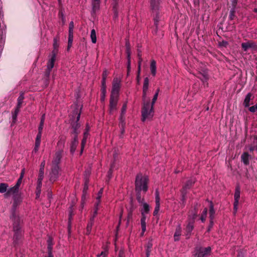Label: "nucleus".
I'll list each match as a JSON object with an SVG mask.
<instances>
[{
  "mask_svg": "<svg viewBox=\"0 0 257 257\" xmlns=\"http://www.w3.org/2000/svg\"><path fill=\"white\" fill-rule=\"evenodd\" d=\"M194 228V223L188 222V224L187 225V226L186 227V235L188 236V237H189V236L191 235V233L192 231L193 230Z\"/></svg>",
  "mask_w": 257,
  "mask_h": 257,
  "instance_id": "nucleus-21",
  "label": "nucleus"
},
{
  "mask_svg": "<svg viewBox=\"0 0 257 257\" xmlns=\"http://www.w3.org/2000/svg\"><path fill=\"white\" fill-rule=\"evenodd\" d=\"M90 37L92 42L93 43H95L96 42V35L95 30L93 29L91 30Z\"/></svg>",
  "mask_w": 257,
  "mask_h": 257,
  "instance_id": "nucleus-39",
  "label": "nucleus"
},
{
  "mask_svg": "<svg viewBox=\"0 0 257 257\" xmlns=\"http://www.w3.org/2000/svg\"><path fill=\"white\" fill-rule=\"evenodd\" d=\"M155 195H156V197H155L156 204L160 203L159 194V192L157 190H156V191L155 192Z\"/></svg>",
  "mask_w": 257,
  "mask_h": 257,
  "instance_id": "nucleus-55",
  "label": "nucleus"
},
{
  "mask_svg": "<svg viewBox=\"0 0 257 257\" xmlns=\"http://www.w3.org/2000/svg\"><path fill=\"white\" fill-rule=\"evenodd\" d=\"M52 244H51L50 242H49L48 245V254H52Z\"/></svg>",
  "mask_w": 257,
  "mask_h": 257,
  "instance_id": "nucleus-58",
  "label": "nucleus"
},
{
  "mask_svg": "<svg viewBox=\"0 0 257 257\" xmlns=\"http://www.w3.org/2000/svg\"><path fill=\"white\" fill-rule=\"evenodd\" d=\"M197 205V204L196 206H195L194 209L189 212L187 220L188 222L194 223L195 220L198 216Z\"/></svg>",
  "mask_w": 257,
  "mask_h": 257,
  "instance_id": "nucleus-12",
  "label": "nucleus"
},
{
  "mask_svg": "<svg viewBox=\"0 0 257 257\" xmlns=\"http://www.w3.org/2000/svg\"><path fill=\"white\" fill-rule=\"evenodd\" d=\"M42 180H40V178H38V181H37V183H38L37 187V190L40 189V188L42 186Z\"/></svg>",
  "mask_w": 257,
  "mask_h": 257,
  "instance_id": "nucleus-61",
  "label": "nucleus"
},
{
  "mask_svg": "<svg viewBox=\"0 0 257 257\" xmlns=\"http://www.w3.org/2000/svg\"><path fill=\"white\" fill-rule=\"evenodd\" d=\"M199 249L201 251L203 252V254L205 257H206V256L210 254L211 249L210 246L205 248L199 247Z\"/></svg>",
  "mask_w": 257,
  "mask_h": 257,
  "instance_id": "nucleus-28",
  "label": "nucleus"
},
{
  "mask_svg": "<svg viewBox=\"0 0 257 257\" xmlns=\"http://www.w3.org/2000/svg\"><path fill=\"white\" fill-rule=\"evenodd\" d=\"M250 158V156L247 152H244L241 156V161L245 165H249Z\"/></svg>",
  "mask_w": 257,
  "mask_h": 257,
  "instance_id": "nucleus-20",
  "label": "nucleus"
},
{
  "mask_svg": "<svg viewBox=\"0 0 257 257\" xmlns=\"http://www.w3.org/2000/svg\"><path fill=\"white\" fill-rule=\"evenodd\" d=\"M86 139L85 138H83V140H82V142H81V154L83 152V148L84 147V146L86 144Z\"/></svg>",
  "mask_w": 257,
  "mask_h": 257,
  "instance_id": "nucleus-59",
  "label": "nucleus"
},
{
  "mask_svg": "<svg viewBox=\"0 0 257 257\" xmlns=\"http://www.w3.org/2000/svg\"><path fill=\"white\" fill-rule=\"evenodd\" d=\"M106 92V91L105 88H101L100 100L102 102H103L105 100Z\"/></svg>",
  "mask_w": 257,
  "mask_h": 257,
  "instance_id": "nucleus-38",
  "label": "nucleus"
},
{
  "mask_svg": "<svg viewBox=\"0 0 257 257\" xmlns=\"http://www.w3.org/2000/svg\"><path fill=\"white\" fill-rule=\"evenodd\" d=\"M80 111H78L77 108L75 109L72 112V118L70 119V125L72 130L71 137H78V135L80 133L79 128L80 127V124L79 121L80 118Z\"/></svg>",
  "mask_w": 257,
  "mask_h": 257,
  "instance_id": "nucleus-2",
  "label": "nucleus"
},
{
  "mask_svg": "<svg viewBox=\"0 0 257 257\" xmlns=\"http://www.w3.org/2000/svg\"><path fill=\"white\" fill-rule=\"evenodd\" d=\"M57 52V50L54 49L49 56V59L47 63V67L49 69H52L54 67Z\"/></svg>",
  "mask_w": 257,
  "mask_h": 257,
  "instance_id": "nucleus-11",
  "label": "nucleus"
},
{
  "mask_svg": "<svg viewBox=\"0 0 257 257\" xmlns=\"http://www.w3.org/2000/svg\"><path fill=\"white\" fill-rule=\"evenodd\" d=\"M126 103H124L122 105V107L121 108V112L120 114V119H122L123 115L125 113L126 110Z\"/></svg>",
  "mask_w": 257,
  "mask_h": 257,
  "instance_id": "nucleus-41",
  "label": "nucleus"
},
{
  "mask_svg": "<svg viewBox=\"0 0 257 257\" xmlns=\"http://www.w3.org/2000/svg\"><path fill=\"white\" fill-rule=\"evenodd\" d=\"M119 83L117 79H114L112 84V88L110 96L118 97V93L119 90Z\"/></svg>",
  "mask_w": 257,
  "mask_h": 257,
  "instance_id": "nucleus-14",
  "label": "nucleus"
},
{
  "mask_svg": "<svg viewBox=\"0 0 257 257\" xmlns=\"http://www.w3.org/2000/svg\"><path fill=\"white\" fill-rule=\"evenodd\" d=\"M246 253V250H240L238 252L237 257H244Z\"/></svg>",
  "mask_w": 257,
  "mask_h": 257,
  "instance_id": "nucleus-52",
  "label": "nucleus"
},
{
  "mask_svg": "<svg viewBox=\"0 0 257 257\" xmlns=\"http://www.w3.org/2000/svg\"><path fill=\"white\" fill-rule=\"evenodd\" d=\"M20 109L16 108L14 112L12 113L13 123H15L17 120V115L20 112Z\"/></svg>",
  "mask_w": 257,
  "mask_h": 257,
  "instance_id": "nucleus-36",
  "label": "nucleus"
},
{
  "mask_svg": "<svg viewBox=\"0 0 257 257\" xmlns=\"http://www.w3.org/2000/svg\"><path fill=\"white\" fill-rule=\"evenodd\" d=\"M147 91L143 90V106L142 108L141 113L142 116L146 117L148 115L151 116L152 111H151L150 113L147 112V109L148 108L149 105V99H147Z\"/></svg>",
  "mask_w": 257,
  "mask_h": 257,
  "instance_id": "nucleus-4",
  "label": "nucleus"
},
{
  "mask_svg": "<svg viewBox=\"0 0 257 257\" xmlns=\"http://www.w3.org/2000/svg\"><path fill=\"white\" fill-rule=\"evenodd\" d=\"M182 229L180 225H178L176 229L174 235V238L175 241H178L179 240V236L181 234Z\"/></svg>",
  "mask_w": 257,
  "mask_h": 257,
  "instance_id": "nucleus-22",
  "label": "nucleus"
},
{
  "mask_svg": "<svg viewBox=\"0 0 257 257\" xmlns=\"http://www.w3.org/2000/svg\"><path fill=\"white\" fill-rule=\"evenodd\" d=\"M251 96L252 94L250 93H247V94L246 95L243 102V105L245 107H247L249 106V101L250 100Z\"/></svg>",
  "mask_w": 257,
  "mask_h": 257,
  "instance_id": "nucleus-27",
  "label": "nucleus"
},
{
  "mask_svg": "<svg viewBox=\"0 0 257 257\" xmlns=\"http://www.w3.org/2000/svg\"><path fill=\"white\" fill-rule=\"evenodd\" d=\"M213 224H214V222L213 221H209V224L208 225V228H207V232H209L211 228H212L213 226Z\"/></svg>",
  "mask_w": 257,
  "mask_h": 257,
  "instance_id": "nucleus-62",
  "label": "nucleus"
},
{
  "mask_svg": "<svg viewBox=\"0 0 257 257\" xmlns=\"http://www.w3.org/2000/svg\"><path fill=\"white\" fill-rule=\"evenodd\" d=\"M141 224L142 231H143V232H144L146 229V220H144L143 219H141Z\"/></svg>",
  "mask_w": 257,
  "mask_h": 257,
  "instance_id": "nucleus-45",
  "label": "nucleus"
},
{
  "mask_svg": "<svg viewBox=\"0 0 257 257\" xmlns=\"http://www.w3.org/2000/svg\"><path fill=\"white\" fill-rule=\"evenodd\" d=\"M207 211H208L207 208H205L201 214L200 219L202 222H205V221L206 220V216H207Z\"/></svg>",
  "mask_w": 257,
  "mask_h": 257,
  "instance_id": "nucleus-33",
  "label": "nucleus"
},
{
  "mask_svg": "<svg viewBox=\"0 0 257 257\" xmlns=\"http://www.w3.org/2000/svg\"><path fill=\"white\" fill-rule=\"evenodd\" d=\"M195 257H205L203 254V252L201 251L200 249L198 248L197 250V252L195 255Z\"/></svg>",
  "mask_w": 257,
  "mask_h": 257,
  "instance_id": "nucleus-50",
  "label": "nucleus"
},
{
  "mask_svg": "<svg viewBox=\"0 0 257 257\" xmlns=\"http://www.w3.org/2000/svg\"><path fill=\"white\" fill-rule=\"evenodd\" d=\"M45 165V161L44 160L41 162L40 165V168L39 170V176L38 178H40V180H43L44 177V167Z\"/></svg>",
  "mask_w": 257,
  "mask_h": 257,
  "instance_id": "nucleus-23",
  "label": "nucleus"
},
{
  "mask_svg": "<svg viewBox=\"0 0 257 257\" xmlns=\"http://www.w3.org/2000/svg\"><path fill=\"white\" fill-rule=\"evenodd\" d=\"M148 178L147 176H143L142 174L137 175L135 181V191L141 190L143 194L147 191Z\"/></svg>",
  "mask_w": 257,
  "mask_h": 257,
  "instance_id": "nucleus-3",
  "label": "nucleus"
},
{
  "mask_svg": "<svg viewBox=\"0 0 257 257\" xmlns=\"http://www.w3.org/2000/svg\"><path fill=\"white\" fill-rule=\"evenodd\" d=\"M42 131H38V133L36 138V141L41 142Z\"/></svg>",
  "mask_w": 257,
  "mask_h": 257,
  "instance_id": "nucleus-51",
  "label": "nucleus"
},
{
  "mask_svg": "<svg viewBox=\"0 0 257 257\" xmlns=\"http://www.w3.org/2000/svg\"><path fill=\"white\" fill-rule=\"evenodd\" d=\"M199 73V76L198 77L205 83L209 79V75L207 72V69L205 67V65L203 63H200L198 68Z\"/></svg>",
  "mask_w": 257,
  "mask_h": 257,
  "instance_id": "nucleus-7",
  "label": "nucleus"
},
{
  "mask_svg": "<svg viewBox=\"0 0 257 257\" xmlns=\"http://www.w3.org/2000/svg\"><path fill=\"white\" fill-rule=\"evenodd\" d=\"M72 141L70 144V152L72 154L75 152L78 144V137H71Z\"/></svg>",
  "mask_w": 257,
  "mask_h": 257,
  "instance_id": "nucleus-16",
  "label": "nucleus"
},
{
  "mask_svg": "<svg viewBox=\"0 0 257 257\" xmlns=\"http://www.w3.org/2000/svg\"><path fill=\"white\" fill-rule=\"evenodd\" d=\"M73 41V36L69 35L68 42V48H70L72 46Z\"/></svg>",
  "mask_w": 257,
  "mask_h": 257,
  "instance_id": "nucleus-49",
  "label": "nucleus"
},
{
  "mask_svg": "<svg viewBox=\"0 0 257 257\" xmlns=\"http://www.w3.org/2000/svg\"><path fill=\"white\" fill-rule=\"evenodd\" d=\"M154 15V26L155 29L153 31V33L156 35H158L159 38H161L163 36V32L161 30H158V23L160 20V15L159 12H153Z\"/></svg>",
  "mask_w": 257,
  "mask_h": 257,
  "instance_id": "nucleus-6",
  "label": "nucleus"
},
{
  "mask_svg": "<svg viewBox=\"0 0 257 257\" xmlns=\"http://www.w3.org/2000/svg\"><path fill=\"white\" fill-rule=\"evenodd\" d=\"M235 17V10H234V9H232V10H231V11H230V13H229V19L231 20H232L234 19Z\"/></svg>",
  "mask_w": 257,
  "mask_h": 257,
  "instance_id": "nucleus-47",
  "label": "nucleus"
},
{
  "mask_svg": "<svg viewBox=\"0 0 257 257\" xmlns=\"http://www.w3.org/2000/svg\"><path fill=\"white\" fill-rule=\"evenodd\" d=\"M108 75V73L106 70H104L102 73V79H106Z\"/></svg>",
  "mask_w": 257,
  "mask_h": 257,
  "instance_id": "nucleus-63",
  "label": "nucleus"
},
{
  "mask_svg": "<svg viewBox=\"0 0 257 257\" xmlns=\"http://www.w3.org/2000/svg\"><path fill=\"white\" fill-rule=\"evenodd\" d=\"M118 100L117 96H110L109 112L110 114H113V112L117 110V105Z\"/></svg>",
  "mask_w": 257,
  "mask_h": 257,
  "instance_id": "nucleus-10",
  "label": "nucleus"
},
{
  "mask_svg": "<svg viewBox=\"0 0 257 257\" xmlns=\"http://www.w3.org/2000/svg\"><path fill=\"white\" fill-rule=\"evenodd\" d=\"M22 179H23L19 178L16 184L15 185V186L18 189L19 188V187L22 183Z\"/></svg>",
  "mask_w": 257,
  "mask_h": 257,
  "instance_id": "nucleus-60",
  "label": "nucleus"
},
{
  "mask_svg": "<svg viewBox=\"0 0 257 257\" xmlns=\"http://www.w3.org/2000/svg\"><path fill=\"white\" fill-rule=\"evenodd\" d=\"M215 211L214 209V206L212 203V201L210 202V205H209V214H215Z\"/></svg>",
  "mask_w": 257,
  "mask_h": 257,
  "instance_id": "nucleus-44",
  "label": "nucleus"
},
{
  "mask_svg": "<svg viewBox=\"0 0 257 257\" xmlns=\"http://www.w3.org/2000/svg\"><path fill=\"white\" fill-rule=\"evenodd\" d=\"M153 246V244L151 242H148L146 246V255H150L151 252V248Z\"/></svg>",
  "mask_w": 257,
  "mask_h": 257,
  "instance_id": "nucleus-35",
  "label": "nucleus"
},
{
  "mask_svg": "<svg viewBox=\"0 0 257 257\" xmlns=\"http://www.w3.org/2000/svg\"><path fill=\"white\" fill-rule=\"evenodd\" d=\"M126 53L127 55V63L130 62V63H131V52L129 50V49H127V50L126 51Z\"/></svg>",
  "mask_w": 257,
  "mask_h": 257,
  "instance_id": "nucleus-57",
  "label": "nucleus"
},
{
  "mask_svg": "<svg viewBox=\"0 0 257 257\" xmlns=\"http://www.w3.org/2000/svg\"><path fill=\"white\" fill-rule=\"evenodd\" d=\"M51 70L52 69H49V68L47 67V69L45 72V76L46 78H49Z\"/></svg>",
  "mask_w": 257,
  "mask_h": 257,
  "instance_id": "nucleus-53",
  "label": "nucleus"
},
{
  "mask_svg": "<svg viewBox=\"0 0 257 257\" xmlns=\"http://www.w3.org/2000/svg\"><path fill=\"white\" fill-rule=\"evenodd\" d=\"M143 61V59L142 58V57H140V58H139V62H138V77H139V74H140V71H141V62H142Z\"/></svg>",
  "mask_w": 257,
  "mask_h": 257,
  "instance_id": "nucleus-54",
  "label": "nucleus"
},
{
  "mask_svg": "<svg viewBox=\"0 0 257 257\" xmlns=\"http://www.w3.org/2000/svg\"><path fill=\"white\" fill-rule=\"evenodd\" d=\"M21 202V199L18 194L14 196V202L11 210V218L13 221V230L14 235L13 244L15 247L20 244L22 241V230L21 229L22 220L16 212V209Z\"/></svg>",
  "mask_w": 257,
  "mask_h": 257,
  "instance_id": "nucleus-1",
  "label": "nucleus"
},
{
  "mask_svg": "<svg viewBox=\"0 0 257 257\" xmlns=\"http://www.w3.org/2000/svg\"><path fill=\"white\" fill-rule=\"evenodd\" d=\"M24 99V94L23 92H21L20 96L18 98V103L16 108L20 109L22 107V104Z\"/></svg>",
  "mask_w": 257,
  "mask_h": 257,
  "instance_id": "nucleus-25",
  "label": "nucleus"
},
{
  "mask_svg": "<svg viewBox=\"0 0 257 257\" xmlns=\"http://www.w3.org/2000/svg\"><path fill=\"white\" fill-rule=\"evenodd\" d=\"M218 45L221 47H227L228 46V43L226 41L222 40L218 42Z\"/></svg>",
  "mask_w": 257,
  "mask_h": 257,
  "instance_id": "nucleus-42",
  "label": "nucleus"
},
{
  "mask_svg": "<svg viewBox=\"0 0 257 257\" xmlns=\"http://www.w3.org/2000/svg\"><path fill=\"white\" fill-rule=\"evenodd\" d=\"M142 204H143V207L141 210V212H143L145 214L148 213L150 211V206L149 204L144 202Z\"/></svg>",
  "mask_w": 257,
  "mask_h": 257,
  "instance_id": "nucleus-30",
  "label": "nucleus"
},
{
  "mask_svg": "<svg viewBox=\"0 0 257 257\" xmlns=\"http://www.w3.org/2000/svg\"><path fill=\"white\" fill-rule=\"evenodd\" d=\"M59 38L58 37H56L53 40V47L54 48H57L59 47Z\"/></svg>",
  "mask_w": 257,
  "mask_h": 257,
  "instance_id": "nucleus-40",
  "label": "nucleus"
},
{
  "mask_svg": "<svg viewBox=\"0 0 257 257\" xmlns=\"http://www.w3.org/2000/svg\"><path fill=\"white\" fill-rule=\"evenodd\" d=\"M149 80L148 77H146L144 79L143 90L148 91L149 87Z\"/></svg>",
  "mask_w": 257,
  "mask_h": 257,
  "instance_id": "nucleus-37",
  "label": "nucleus"
},
{
  "mask_svg": "<svg viewBox=\"0 0 257 257\" xmlns=\"http://www.w3.org/2000/svg\"><path fill=\"white\" fill-rule=\"evenodd\" d=\"M150 69L152 74L154 76L156 74V62L154 60L151 61Z\"/></svg>",
  "mask_w": 257,
  "mask_h": 257,
  "instance_id": "nucleus-26",
  "label": "nucleus"
},
{
  "mask_svg": "<svg viewBox=\"0 0 257 257\" xmlns=\"http://www.w3.org/2000/svg\"><path fill=\"white\" fill-rule=\"evenodd\" d=\"M142 191H141V190L136 191L137 200L139 203H143V202L144 201V197H142V194H141Z\"/></svg>",
  "mask_w": 257,
  "mask_h": 257,
  "instance_id": "nucleus-29",
  "label": "nucleus"
},
{
  "mask_svg": "<svg viewBox=\"0 0 257 257\" xmlns=\"http://www.w3.org/2000/svg\"><path fill=\"white\" fill-rule=\"evenodd\" d=\"M60 167L59 166H52L51 171L49 173V180L53 183L57 181L59 177V171Z\"/></svg>",
  "mask_w": 257,
  "mask_h": 257,
  "instance_id": "nucleus-9",
  "label": "nucleus"
},
{
  "mask_svg": "<svg viewBox=\"0 0 257 257\" xmlns=\"http://www.w3.org/2000/svg\"><path fill=\"white\" fill-rule=\"evenodd\" d=\"M19 192V189H18L15 186L13 187H11L8 190L6 194H5L6 196H9L11 195H16Z\"/></svg>",
  "mask_w": 257,
  "mask_h": 257,
  "instance_id": "nucleus-24",
  "label": "nucleus"
},
{
  "mask_svg": "<svg viewBox=\"0 0 257 257\" xmlns=\"http://www.w3.org/2000/svg\"><path fill=\"white\" fill-rule=\"evenodd\" d=\"M99 205V202H95V209L93 212V215L92 218H94V217L96 216V215L97 214V211H98V206Z\"/></svg>",
  "mask_w": 257,
  "mask_h": 257,
  "instance_id": "nucleus-46",
  "label": "nucleus"
},
{
  "mask_svg": "<svg viewBox=\"0 0 257 257\" xmlns=\"http://www.w3.org/2000/svg\"><path fill=\"white\" fill-rule=\"evenodd\" d=\"M249 110L251 112H254L257 111V103L249 108Z\"/></svg>",
  "mask_w": 257,
  "mask_h": 257,
  "instance_id": "nucleus-56",
  "label": "nucleus"
},
{
  "mask_svg": "<svg viewBox=\"0 0 257 257\" xmlns=\"http://www.w3.org/2000/svg\"><path fill=\"white\" fill-rule=\"evenodd\" d=\"M107 254V252L106 251H102L100 254L97 255V256H103V257H105Z\"/></svg>",
  "mask_w": 257,
  "mask_h": 257,
  "instance_id": "nucleus-64",
  "label": "nucleus"
},
{
  "mask_svg": "<svg viewBox=\"0 0 257 257\" xmlns=\"http://www.w3.org/2000/svg\"><path fill=\"white\" fill-rule=\"evenodd\" d=\"M45 114H44L41 116L40 123L39 126L38 127V131H43L44 121H45Z\"/></svg>",
  "mask_w": 257,
  "mask_h": 257,
  "instance_id": "nucleus-34",
  "label": "nucleus"
},
{
  "mask_svg": "<svg viewBox=\"0 0 257 257\" xmlns=\"http://www.w3.org/2000/svg\"><path fill=\"white\" fill-rule=\"evenodd\" d=\"M63 151L60 150L55 153L54 159L52 161V166H59L62 158Z\"/></svg>",
  "mask_w": 257,
  "mask_h": 257,
  "instance_id": "nucleus-15",
  "label": "nucleus"
},
{
  "mask_svg": "<svg viewBox=\"0 0 257 257\" xmlns=\"http://www.w3.org/2000/svg\"><path fill=\"white\" fill-rule=\"evenodd\" d=\"M100 0H91L92 13L95 14L99 9Z\"/></svg>",
  "mask_w": 257,
  "mask_h": 257,
  "instance_id": "nucleus-19",
  "label": "nucleus"
},
{
  "mask_svg": "<svg viewBox=\"0 0 257 257\" xmlns=\"http://www.w3.org/2000/svg\"><path fill=\"white\" fill-rule=\"evenodd\" d=\"M242 48H256L255 43L252 41H247L241 44Z\"/></svg>",
  "mask_w": 257,
  "mask_h": 257,
  "instance_id": "nucleus-18",
  "label": "nucleus"
},
{
  "mask_svg": "<svg viewBox=\"0 0 257 257\" xmlns=\"http://www.w3.org/2000/svg\"><path fill=\"white\" fill-rule=\"evenodd\" d=\"M158 96V93H155V94L154 95V97L153 98V99H152V102H151V103H150V100L149 99V105L148 108L147 110V112L148 113H150V112L151 111H152L151 116H150V115H148L145 117L142 116V120L143 121H145L147 119H151L153 117L154 113V105L155 103V102H156V100L157 99Z\"/></svg>",
  "mask_w": 257,
  "mask_h": 257,
  "instance_id": "nucleus-8",
  "label": "nucleus"
},
{
  "mask_svg": "<svg viewBox=\"0 0 257 257\" xmlns=\"http://www.w3.org/2000/svg\"><path fill=\"white\" fill-rule=\"evenodd\" d=\"M150 4L152 12L159 11L160 0H151Z\"/></svg>",
  "mask_w": 257,
  "mask_h": 257,
  "instance_id": "nucleus-17",
  "label": "nucleus"
},
{
  "mask_svg": "<svg viewBox=\"0 0 257 257\" xmlns=\"http://www.w3.org/2000/svg\"><path fill=\"white\" fill-rule=\"evenodd\" d=\"M196 180L194 178H191L188 180L184 185L181 190V201L184 205L186 200V195L187 193V190L190 189L195 183Z\"/></svg>",
  "mask_w": 257,
  "mask_h": 257,
  "instance_id": "nucleus-5",
  "label": "nucleus"
},
{
  "mask_svg": "<svg viewBox=\"0 0 257 257\" xmlns=\"http://www.w3.org/2000/svg\"><path fill=\"white\" fill-rule=\"evenodd\" d=\"M73 28H74L73 22H71L69 24V35L73 36Z\"/></svg>",
  "mask_w": 257,
  "mask_h": 257,
  "instance_id": "nucleus-43",
  "label": "nucleus"
},
{
  "mask_svg": "<svg viewBox=\"0 0 257 257\" xmlns=\"http://www.w3.org/2000/svg\"><path fill=\"white\" fill-rule=\"evenodd\" d=\"M240 198V188L238 186H237L235 188V191L234 193V202L233 204V209L234 213L235 214L237 210V206Z\"/></svg>",
  "mask_w": 257,
  "mask_h": 257,
  "instance_id": "nucleus-13",
  "label": "nucleus"
},
{
  "mask_svg": "<svg viewBox=\"0 0 257 257\" xmlns=\"http://www.w3.org/2000/svg\"><path fill=\"white\" fill-rule=\"evenodd\" d=\"M160 209V203L156 204V206L155 210L153 212V214L154 216L158 214V212Z\"/></svg>",
  "mask_w": 257,
  "mask_h": 257,
  "instance_id": "nucleus-48",
  "label": "nucleus"
},
{
  "mask_svg": "<svg viewBox=\"0 0 257 257\" xmlns=\"http://www.w3.org/2000/svg\"><path fill=\"white\" fill-rule=\"evenodd\" d=\"M9 186L7 183H2L0 184V193H3L6 192L8 189Z\"/></svg>",
  "mask_w": 257,
  "mask_h": 257,
  "instance_id": "nucleus-31",
  "label": "nucleus"
},
{
  "mask_svg": "<svg viewBox=\"0 0 257 257\" xmlns=\"http://www.w3.org/2000/svg\"><path fill=\"white\" fill-rule=\"evenodd\" d=\"M94 223L93 218H91L87 226V233L89 234L91 231L92 227Z\"/></svg>",
  "mask_w": 257,
  "mask_h": 257,
  "instance_id": "nucleus-32",
  "label": "nucleus"
}]
</instances>
